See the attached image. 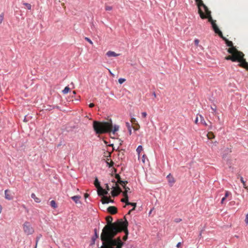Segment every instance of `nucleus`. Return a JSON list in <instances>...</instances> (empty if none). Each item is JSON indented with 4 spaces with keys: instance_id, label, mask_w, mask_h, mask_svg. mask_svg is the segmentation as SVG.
I'll use <instances>...</instances> for the list:
<instances>
[{
    "instance_id": "obj_4",
    "label": "nucleus",
    "mask_w": 248,
    "mask_h": 248,
    "mask_svg": "<svg viewBox=\"0 0 248 248\" xmlns=\"http://www.w3.org/2000/svg\"><path fill=\"white\" fill-rule=\"evenodd\" d=\"M112 172H114V174H115V178L117 180V182L119 183L123 187V188L124 189V191L123 192V194L124 195V194H127V192L130 190V188L126 186V184L127 183V181H123L121 179V177L120 175L117 174L116 172L117 171H111Z\"/></svg>"
},
{
    "instance_id": "obj_43",
    "label": "nucleus",
    "mask_w": 248,
    "mask_h": 248,
    "mask_svg": "<svg viewBox=\"0 0 248 248\" xmlns=\"http://www.w3.org/2000/svg\"><path fill=\"white\" fill-rule=\"evenodd\" d=\"M226 200V198L224 197L222 198L221 201V203L223 204L224 201Z\"/></svg>"
},
{
    "instance_id": "obj_48",
    "label": "nucleus",
    "mask_w": 248,
    "mask_h": 248,
    "mask_svg": "<svg viewBox=\"0 0 248 248\" xmlns=\"http://www.w3.org/2000/svg\"><path fill=\"white\" fill-rule=\"evenodd\" d=\"M108 71L110 75L113 76V74L112 73L111 71L109 69H108Z\"/></svg>"
},
{
    "instance_id": "obj_45",
    "label": "nucleus",
    "mask_w": 248,
    "mask_h": 248,
    "mask_svg": "<svg viewBox=\"0 0 248 248\" xmlns=\"http://www.w3.org/2000/svg\"><path fill=\"white\" fill-rule=\"evenodd\" d=\"M89 106L90 108H93L94 106V104L93 103H90Z\"/></svg>"
},
{
    "instance_id": "obj_47",
    "label": "nucleus",
    "mask_w": 248,
    "mask_h": 248,
    "mask_svg": "<svg viewBox=\"0 0 248 248\" xmlns=\"http://www.w3.org/2000/svg\"><path fill=\"white\" fill-rule=\"evenodd\" d=\"M181 245V242H179V243H177V244L176 245V247L177 248H179L180 247Z\"/></svg>"
},
{
    "instance_id": "obj_29",
    "label": "nucleus",
    "mask_w": 248,
    "mask_h": 248,
    "mask_svg": "<svg viewBox=\"0 0 248 248\" xmlns=\"http://www.w3.org/2000/svg\"><path fill=\"white\" fill-rule=\"evenodd\" d=\"M70 89L69 88V87L66 86L65 87L64 90L62 91V93L64 94H66L70 91Z\"/></svg>"
},
{
    "instance_id": "obj_35",
    "label": "nucleus",
    "mask_w": 248,
    "mask_h": 248,
    "mask_svg": "<svg viewBox=\"0 0 248 248\" xmlns=\"http://www.w3.org/2000/svg\"><path fill=\"white\" fill-rule=\"evenodd\" d=\"M231 194V193L230 192H229L228 191H226L224 197L226 199Z\"/></svg>"
},
{
    "instance_id": "obj_39",
    "label": "nucleus",
    "mask_w": 248,
    "mask_h": 248,
    "mask_svg": "<svg viewBox=\"0 0 248 248\" xmlns=\"http://www.w3.org/2000/svg\"><path fill=\"white\" fill-rule=\"evenodd\" d=\"M199 40L197 39H196L195 40H194V43L195 44V45L198 46V45H199Z\"/></svg>"
},
{
    "instance_id": "obj_34",
    "label": "nucleus",
    "mask_w": 248,
    "mask_h": 248,
    "mask_svg": "<svg viewBox=\"0 0 248 248\" xmlns=\"http://www.w3.org/2000/svg\"><path fill=\"white\" fill-rule=\"evenodd\" d=\"M112 9V7L111 6L108 5L105 6V10L106 11H111Z\"/></svg>"
},
{
    "instance_id": "obj_8",
    "label": "nucleus",
    "mask_w": 248,
    "mask_h": 248,
    "mask_svg": "<svg viewBox=\"0 0 248 248\" xmlns=\"http://www.w3.org/2000/svg\"><path fill=\"white\" fill-rule=\"evenodd\" d=\"M111 181H112V182L115 183V185H116L117 182L115 181V180L114 179H112ZM112 188L113 190L111 191V193L113 196H116L118 194L122 192V190L121 188L119 186H116V185L114 186L113 185L112 186Z\"/></svg>"
},
{
    "instance_id": "obj_30",
    "label": "nucleus",
    "mask_w": 248,
    "mask_h": 248,
    "mask_svg": "<svg viewBox=\"0 0 248 248\" xmlns=\"http://www.w3.org/2000/svg\"><path fill=\"white\" fill-rule=\"evenodd\" d=\"M23 4L27 7V8L29 10H31V4L28 3H24Z\"/></svg>"
},
{
    "instance_id": "obj_33",
    "label": "nucleus",
    "mask_w": 248,
    "mask_h": 248,
    "mask_svg": "<svg viewBox=\"0 0 248 248\" xmlns=\"http://www.w3.org/2000/svg\"><path fill=\"white\" fill-rule=\"evenodd\" d=\"M106 187L107 188V190H106V191H105L103 189H102V190L104 192V194H108V191L109 190V187H108V185L107 184H106Z\"/></svg>"
},
{
    "instance_id": "obj_3",
    "label": "nucleus",
    "mask_w": 248,
    "mask_h": 248,
    "mask_svg": "<svg viewBox=\"0 0 248 248\" xmlns=\"http://www.w3.org/2000/svg\"><path fill=\"white\" fill-rule=\"evenodd\" d=\"M227 51L232 54L225 57V59L226 60H231L232 62H236L238 58L239 55L242 54V52L238 51L235 47L229 48Z\"/></svg>"
},
{
    "instance_id": "obj_14",
    "label": "nucleus",
    "mask_w": 248,
    "mask_h": 248,
    "mask_svg": "<svg viewBox=\"0 0 248 248\" xmlns=\"http://www.w3.org/2000/svg\"><path fill=\"white\" fill-rule=\"evenodd\" d=\"M106 55L108 57H117L120 55V54L116 53L115 52L112 51H108L106 53Z\"/></svg>"
},
{
    "instance_id": "obj_54",
    "label": "nucleus",
    "mask_w": 248,
    "mask_h": 248,
    "mask_svg": "<svg viewBox=\"0 0 248 248\" xmlns=\"http://www.w3.org/2000/svg\"><path fill=\"white\" fill-rule=\"evenodd\" d=\"M214 143L216 144L217 142V141H215Z\"/></svg>"
},
{
    "instance_id": "obj_24",
    "label": "nucleus",
    "mask_w": 248,
    "mask_h": 248,
    "mask_svg": "<svg viewBox=\"0 0 248 248\" xmlns=\"http://www.w3.org/2000/svg\"><path fill=\"white\" fill-rule=\"evenodd\" d=\"M207 137L208 139L209 140L214 139L215 137L214 134L212 132H208V134H207Z\"/></svg>"
},
{
    "instance_id": "obj_11",
    "label": "nucleus",
    "mask_w": 248,
    "mask_h": 248,
    "mask_svg": "<svg viewBox=\"0 0 248 248\" xmlns=\"http://www.w3.org/2000/svg\"><path fill=\"white\" fill-rule=\"evenodd\" d=\"M168 183L170 186H171L175 182L174 178L171 175L170 173L168 174L167 176Z\"/></svg>"
},
{
    "instance_id": "obj_2",
    "label": "nucleus",
    "mask_w": 248,
    "mask_h": 248,
    "mask_svg": "<svg viewBox=\"0 0 248 248\" xmlns=\"http://www.w3.org/2000/svg\"><path fill=\"white\" fill-rule=\"evenodd\" d=\"M93 128L95 133L97 134H102L112 132L113 134L119 130V126L115 125L113 126L112 122H100L94 121L93 122Z\"/></svg>"
},
{
    "instance_id": "obj_53",
    "label": "nucleus",
    "mask_w": 248,
    "mask_h": 248,
    "mask_svg": "<svg viewBox=\"0 0 248 248\" xmlns=\"http://www.w3.org/2000/svg\"><path fill=\"white\" fill-rule=\"evenodd\" d=\"M201 235H202V232H201L200 233V236H201Z\"/></svg>"
},
{
    "instance_id": "obj_1",
    "label": "nucleus",
    "mask_w": 248,
    "mask_h": 248,
    "mask_svg": "<svg viewBox=\"0 0 248 248\" xmlns=\"http://www.w3.org/2000/svg\"><path fill=\"white\" fill-rule=\"evenodd\" d=\"M108 225H106L101 234L103 244L107 243L106 248H122L123 242L120 239H115L113 237L117 233L127 229L128 222L126 219H118L117 221L112 223L113 218L108 216L106 217Z\"/></svg>"
},
{
    "instance_id": "obj_44",
    "label": "nucleus",
    "mask_w": 248,
    "mask_h": 248,
    "mask_svg": "<svg viewBox=\"0 0 248 248\" xmlns=\"http://www.w3.org/2000/svg\"><path fill=\"white\" fill-rule=\"evenodd\" d=\"M198 118H199V117H198V115H197V117H196V120H195V123L196 124H198Z\"/></svg>"
},
{
    "instance_id": "obj_40",
    "label": "nucleus",
    "mask_w": 248,
    "mask_h": 248,
    "mask_svg": "<svg viewBox=\"0 0 248 248\" xmlns=\"http://www.w3.org/2000/svg\"><path fill=\"white\" fill-rule=\"evenodd\" d=\"M245 223L246 224H248V213L246 215L245 220Z\"/></svg>"
},
{
    "instance_id": "obj_27",
    "label": "nucleus",
    "mask_w": 248,
    "mask_h": 248,
    "mask_svg": "<svg viewBox=\"0 0 248 248\" xmlns=\"http://www.w3.org/2000/svg\"><path fill=\"white\" fill-rule=\"evenodd\" d=\"M113 202L109 199L108 198H106L102 201L103 204L108 203L109 202Z\"/></svg>"
},
{
    "instance_id": "obj_41",
    "label": "nucleus",
    "mask_w": 248,
    "mask_h": 248,
    "mask_svg": "<svg viewBox=\"0 0 248 248\" xmlns=\"http://www.w3.org/2000/svg\"><path fill=\"white\" fill-rule=\"evenodd\" d=\"M131 122L132 123L135 124V123L136 122V119L135 118H131Z\"/></svg>"
},
{
    "instance_id": "obj_55",
    "label": "nucleus",
    "mask_w": 248,
    "mask_h": 248,
    "mask_svg": "<svg viewBox=\"0 0 248 248\" xmlns=\"http://www.w3.org/2000/svg\"><path fill=\"white\" fill-rule=\"evenodd\" d=\"M151 212H152V210L150 211L149 214L151 213Z\"/></svg>"
},
{
    "instance_id": "obj_49",
    "label": "nucleus",
    "mask_w": 248,
    "mask_h": 248,
    "mask_svg": "<svg viewBox=\"0 0 248 248\" xmlns=\"http://www.w3.org/2000/svg\"><path fill=\"white\" fill-rule=\"evenodd\" d=\"M153 95H154V96L155 97H156V94H155V92L153 93Z\"/></svg>"
},
{
    "instance_id": "obj_13",
    "label": "nucleus",
    "mask_w": 248,
    "mask_h": 248,
    "mask_svg": "<svg viewBox=\"0 0 248 248\" xmlns=\"http://www.w3.org/2000/svg\"><path fill=\"white\" fill-rule=\"evenodd\" d=\"M117 155L119 159H123L124 157V151L123 150L116 151Z\"/></svg>"
},
{
    "instance_id": "obj_10",
    "label": "nucleus",
    "mask_w": 248,
    "mask_h": 248,
    "mask_svg": "<svg viewBox=\"0 0 248 248\" xmlns=\"http://www.w3.org/2000/svg\"><path fill=\"white\" fill-rule=\"evenodd\" d=\"M212 27L215 31V32L220 37H222V35H223L222 33L219 30V29L218 27H217V25L216 24V22L212 23Z\"/></svg>"
},
{
    "instance_id": "obj_36",
    "label": "nucleus",
    "mask_w": 248,
    "mask_h": 248,
    "mask_svg": "<svg viewBox=\"0 0 248 248\" xmlns=\"http://www.w3.org/2000/svg\"><path fill=\"white\" fill-rule=\"evenodd\" d=\"M125 81V79L124 78H119L118 80L119 83L121 84L123 83Z\"/></svg>"
},
{
    "instance_id": "obj_51",
    "label": "nucleus",
    "mask_w": 248,
    "mask_h": 248,
    "mask_svg": "<svg viewBox=\"0 0 248 248\" xmlns=\"http://www.w3.org/2000/svg\"><path fill=\"white\" fill-rule=\"evenodd\" d=\"M73 94H76V92L75 91H73Z\"/></svg>"
},
{
    "instance_id": "obj_38",
    "label": "nucleus",
    "mask_w": 248,
    "mask_h": 248,
    "mask_svg": "<svg viewBox=\"0 0 248 248\" xmlns=\"http://www.w3.org/2000/svg\"><path fill=\"white\" fill-rule=\"evenodd\" d=\"M145 159L148 160L146 155H143L142 157V161L143 162V163H145Z\"/></svg>"
},
{
    "instance_id": "obj_21",
    "label": "nucleus",
    "mask_w": 248,
    "mask_h": 248,
    "mask_svg": "<svg viewBox=\"0 0 248 248\" xmlns=\"http://www.w3.org/2000/svg\"><path fill=\"white\" fill-rule=\"evenodd\" d=\"M50 205L53 208L56 209L58 207V205L54 200H52L50 202Z\"/></svg>"
},
{
    "instance_id": "obj_28",
    "label": "nucleus",
    "mask_w": 248,
    "mask_h": 248,
    "mask_svg": "<svg viewBox=\"0 0 248 248\" xmlns=\"http://www.w3.org/2000/svg\"><path fill=\"white\" fill-rule=\"evenodd\" d=\"M143 148L141 145H139L136 149L137 153L140 155V153L142 151Z\"/></svg>"
},
{
    "instance_id": "obj_7",
    "label": "nucleus",
    "mask_w": 248,
    "mask_h": 248,
    "mask_svg": "<svg viewBox=\"0 0 248 248\" xmlns=\"http://www.w3.org/2000/svg\"><path fill=\"white\" fill-rule=\"evenodd\" d=\"M244 54L242 52V54L239 55L237 61L239 62L238 65L240 67H243L248 71V63L246 62V60L244 58Z\"/></svg>"
},
{
    "instance_id": "obj_26",
    "label": "nucleus",
    "mask_w": 248,
    "mask_h": 248,
    "mask_svg": "<svg viewBox=\"0 0 248 248\" xmlns=\"http://www.w3.org/2000/svg\"><path fill=\"white\" fill-rule=\"evenodd\" d=\"M127 205H131L133 207V209L131 210H130L129 213H130L132 210H135V208L136 206V203L134 202H130L128 201V203H127Z\"/></svg>"
},
{
    "instance_id": "obj_31",
    "label": "nucleus",
    "mask_w": 248,
    "mask_h": 248,
    "mask_svg": "<svg viewBox=\"0 0 248 248\" xmlns=\"http://www.w3.org/2000/svg\"><path fill=\"white\" fill-rule=\"evenodd\" d=\"M41 237H42V235L41 234H40L39 235H38V236H37L36 237V245H35V248H36L37 243H38L39 239H40V238Z\"/></svg>"
},
{
    "instance_id": "obj_12",
    "label": "nucleus",
    "mask_w": 248,
    "mask_h": 248,
    "mask_svg": "<svg viewBox=\"0 0 248 248\" xmlns=\"http://www.w3.org/2000/svg\"><path fill=\"white\" fill-rule=\"evenodd\" d=\"M221 38H222L223 40L225 41L226 45L227 46H229L230 47L229 48L235 47V46H233V43L232 41H229L227 38L224 37L223 35H222V37H221Z\"/></svg>"
},
{
    "instance_id": "obj_18",
    "label": "nucleus",
    "mask_w": 248,
    "mask_h": 248,
    "mask_svg": "<svg viewBox=\"0 0 248 248\" xmlns=\"http://www.w3.org/2000/svg\"><path fill=\"white\" fill-rule=\"evenodd\" d=\"M81 197L79 195L74 196L71 197V199H72L76 203H78L80 202V199Z\"/></svg>"
},
{
    "instance_id": "obj_52",
    "label": "nucleus",
    "mask_w": 248,
    "mask_h": 248,
    "mask_svg": "<svg viewBox=\"0 0 248 248\" xmlns=\"http://www.w3.org/2000/svg\"><path fill=\"white\" fill-rule=\"evenodd\" d=\"M212 109L213 110H216V109H215V108H212Z\"/></svg>"
},
{
    "instance_id": "obj_17",
    "label": "nucleus",
    "mask_w": 248,
    "mask_h": 248,
    "mask_svg": "<svg viewBox=\"0 0 248 248\" xmlns=\"http://www.w3.org/2000/svg\"><path fill=\"white\" fill-rule=\"evenodd\" d=\"M94 235L92 238V243H91V244H94V243H95L96 239L98 237V235L97 233V229H94Z\"/></svg>"
},
{
    "instance_id": "obj_23",
    "label": "nucleus",
    "mask_w": 248,
    "mask_h": 248,
    "mask_svg": "<svg viewBox=\"0 0 248 248\" xmlns=\"http://www.w3.org/2000/svg\"><path fill=\"white\" fill-rule=\"evenodd\" d=\"M199 116L201 119V123L205 126H207V124L205 121L202 115H199Z\"/></svg>"
},
{
    "instance_id": "obj_15",
    "label": "nucleus",
    "mask_w": 248,
    "mask_h": 248,
    "mask_svg": "<svg viewBox=\"0 0 248 248\" xmlns=\"http://www.w3.org/2000/svg\"><path fill=\"white\" fill-rule=\"evenodd\" d=\"M107 210L108 212L112 214H114L117 212V208L114 206L108 207Z\"/></svg>"
},
{
    "instance_id": "obj_25",
    "label": "nucleus",
    "mask_w": 248,
    "mask_h": 248,
    "mask_svg": "<svg viewBox=\"0 0 248 248\" xmlns=\"http://www.w3.org/2000/svg\"><path fill=\"white\" fill-rule=\"evenodd\" d=\"M238 176H239V177H240V180L241 182L243 183L244 188H245V189H246L248 190V187H247V186H246L245 181H244V179H243V177H242V176H240V175H238Z\"/></svg>"
},
{
    "instance_id": "obj_22",
    "label": "nucleus",
    "mask_w": 248,
    "mask_h": 248,
    "mask_svg": "<svg viewBox=\"0 0 248 248\" xmlns=\"http://www.w3.org/2000/svg\"><path fill=\"white\" fill-rule=\"evenodd\" d=\"M94 185L95 186L97 187H100V182L97 177H95L94 181Z\"/></svg>"
},
{
    "instance_id": "obj_46",
    "label": "nucleus",
    "mask_w": 248,
    "mask_h": 248,
    "mask_svg": "<svg viewBox=\"0 0 248 248\" xmlns=\"http://www.w3.org/2000/svg\"><path fill=\"white\" fill-rule=\"evenodd\" d=\"M181 221V219H180V218H176L175 220V221L177 223Z\"/></svg>"
},
{
    "instance_id": "obj_19",
    "label": "nucleus",
    "mask_w": 248,
    "mask_h": 248,
    "mask_svg": "<svg viewBox=\"0 0 248 248\" xmlns=\"http://www.w3.org/2000/svg\"><path fill=\"white\" fill-rule=\"evenodd\" d=\"M31 198H32L37 203H39L41 202L40 199L37 198L34 193H32L31 194Z\"/></svg>"
},
{
    "instance_id": "obj_6",
    "label": "nucleus",
    "mask_w": 248,
    "mask_h": 248,
    "mask_svg": "<svg viewBox=\"0 0 248 248\" xmlns=\"http://www.w3.org/2000/svg\"><path fill=\"white\" fill-rule=\"evenodd\" d=\"M23 228L24 232L27 235H31L34 232V229L29 222H25L23 225Z\"/></svg>"
},
{
    "instance_id": "obj_42",
    "label": "nucleus",
    "mask_w": 248,
    "mask_h": 248,
    "mask_svg": "<svg viewBox=\"0 0 248 248\" xmlns=\"http://www.w3.org/2000/svg\"><path fill=\"white\" fill-rule=\"evenodd\" d=\"M141 115L143 117L146 118L147 116V113L145 112H143L141 113Z\"/></svg>"
},
{
    "instance_id": "obj_16",
    "label": "nucleus",
    "mask_w": 248,
    "mask_h": 248,
    "mask_svg": "<svg viewBox=\"0 0 248 248\" xmlns=\"http://www.w3.org/2000/svg\"><path fill=\"white\" fill-rule=\"evenodd\" d=\"M5 199L10 200L12 199V196L10 194V191L8 190H5Z\"/></svg>"
},
{
    "instance_id": "obj_32",
    "label": "nucleus",
    "mask_w": 248,
    "mask_h": 248,
    "mask_svg": "<svg viewBox=\"0 0 248 248\" xmlns=\"http://www.w3.org/2000/svg\"><path fill=\"white\" fill-rule=\"evenodd\" d=\"M4 19V14L2 13L0 15V24L2 23Z\"/></svg>"
},
{
    "instance_id": "obj_5",
    "label": "nucleus",
    "mask_w": 248,
    "mask_h": 248,
    "mask_svg": "<svg viewBox=\"0 0 248 248\" xmlns=\"http://www.w3.org/2000/svg\"><path fill=\"white\" fill-rule=\"evenodd\" d=\"M200 17L202 19H205L207 18L208 20V21L211 23L212 24V23L216 22V21L213 19L212 16H211V12L208 10L205 12V14L203 13L202 11H200Z\"/></svg>"
},
{
    "instance_id": "obj_37",
    "label": "nucleus",
    "mask_w": 248,
    "mask_h": 248,
    "mask_svg": "<svg viewBox=\"0 0 248 248\" xmlns=\"http://www.w3.org/2000/svg\"><path fill=\"white\" fill-rule=\"evenodd\" d=\"M85 39L88 41L90 44L91 45H93V42H92V41L88 37H85Z\"/></svg>"
},
{
    "instance_id": "obj_50",
    "label": "nucleus",
    "mask_w": 248,
    "mask_h": 248,
    "mask_svg": "<svg viewBox=\"0 0 248 248\" xmlns=\"http://www.w3.org/2000/svg\"><path fill=\"white\" fill-rule=\"evenodd\" d=\"M126 125H127L128 127H129V126L130 124H129V123H126Z\"/></svg>"
},
{
    "instance_id": "obj_20",
    "label": "nucleus",
    "mask_w": 248,
    "mask_h": 248,
    "mask_svg": "<svg viewBox=\"0 0 248 248\" xmlns=\"http://www.w3.org/2000/svg\"><path fill=\"white\" fill-rule=\"evenodd\" d=\"M123 196H124V198L121 200V201L123 202L126 203V205H127V203H128V195H127V194L125 193V194H124V195H123Z\"/></svg>"
},
{
    "instance_id": "obj_9",
    "label": "nucleus",
    "mask_w": 248,
    "mask_h": 248,
    "mask_svg": "<svg viewBox=\"0 0 248 248\" xmlns=\"http://www.w3.org/2000/svg\"><path fill=\"white\" fill-rule=\"evenodd\" d=\"M196 2V4L198 8V13L200 15V11H202L201 9V7H202L204 9L205 12L208 10L209 9L208 7L203 3L202 0H195Z\"/></svg>"
}]
</instances>
